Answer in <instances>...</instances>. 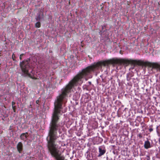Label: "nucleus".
<instances>
[{"label":"nucleus","mask_w":160,"mask_h":160,"mask_svg":"<svg viewBox=\"0 0 160 160\" xmlns=\"http://www.w3.org/2000/svg\"><path fill=\"white\" fill-rule=\"evenodd\" d=\"M30 60L29 59L24 60L22 62H20V65L22 72L25 74L28 75L31 78L36 79V78L33 77L32 75L30 74L29 72V68H31L29 62Z\"/></svg>","instance_id":"7ed1b4c3"},{"label":"nucleus","mask_w":160,"mask_h":160,"mask_svg":"<svg viewBox=\"0 0 160 160\" xmlns=\"http://www.w3.org/2000/svg\"><path fill=\"white\" fill-rule=\"evenodd\" d=\"M12 109H13L14 111V112H15V106H12Z\"/></svg>","instance_id":"dca6fc26"},{"label":"nucleus","mask_w":160,"mask_h":160,"mask_svg":"<svg viewBox=\"0 0 160 160\" xmlns=\"http://www.w3.org/2000/svg\"><path fill=\"white\" fill-rule=\"evenodd\" d=\"M28 136V133L27 132L22 133L21 135L20 138L24 142H26Z\"/></svg>","instance_id":"39448f33"},{"label":"nucleus","mask_w":160,"mask_h":160,"mask_svg":"<svg viewBox=\"0 0 160 160\" xmlns=\"http://www.w3.org/2000/svg\"><path fill=\"white\" fill-rule=\"evenodd\" d=\"M12 106H13L15 104V102H12Z\"/></svg>","instance_id":"6ab92c4d"},{"label":"nucleus","mask_w":160,"mask_h":160,"mask_svg":"<svg viewBox=\"0 0 160 160\" xmlns=\"http://www.w3.org/2000/svg\"><path fill=\"white\" fill-rule=\"evenodd\" d=\"M36 19L37 21H39L41 19V17L40 15H38L36 18Z\"/></svg>","instance_id":"9b49d317"},{"label":"nucleus","mask_w":160,"mask_h":160,"mask_svg":"<svg viewBox=\"0 0 160 160\" xmlns=\"http://www.w3.org/2000/svg\"><path fill=\"white\" fill-rule=\"evenodd\" d=\"M146 159H147V160H150V158L148 156H147L146 157Z\"/></svg>","instance_id":"ddd939ff"},{"label":"nucleus","mask_w":160,"mask_h":160,"mask_svg":"<svg viewBox=\"0 0 160 160\" xmlns=\"http://www.w3.org/2000/svg\"><path fill=\"white\" fill-rule=\"evenodd\" d=\"M88 83H89L90 84H91V82H88Z\"/></svg>","instance_id":"aec40b11"},{"label":"nucleus","mask_w":160,"mask_h":160,"mask_svg":"<svg viewBox=\"0 0 160 160\" xmlns=\"http://www.w3.org/2000/svg\"><path fill=\"white\" fill-rule=\"evenodd\" d=\"M99 153L98 156V157H100L101 156L103 155L106 152L105 150L103 149H102L101 147H99Z\"/></svg>","instance_id":"6e6552de"},{"label":"nucleus","mask_w":160,"mask_h":160,"mask_svg":"<svg viewBox=\"0 0 160 160\" xmlns=\"http://www.w3.org/2000/svg\"><path fill=\"white\" fill-rule=\"evenodd\" d=\"M144 148L146 149H148L151 147V144L150 142L147 140L145 141L144 145Z\"/></svg>","instance_id":"0eeeda50"},{"label":"nucleus","mask_w":160,"mask_h":160,"mask_svg":"<svg viewBox=\"0 0 160 160\" xmlns=\"http://www.w3.org/2000/svg\"><path fill=\"white\" fill-rule=\"evenodd\" d=\"M85 79L86 81H87L88 79L87 78H85Z\"/></svg>","instance_id":"412c9836"},{"label":"nucleus","mask_w":160,"mask_h":160,"mask_svg":"<svg viewBox=\"0 0 160 160\" xmlns=\"http://www.w3.org/2000/svg\"><path fill=\"white\" fill-rule=\"evenodd\" d=\"M23 145L22 143L21 142H19L17 146V148L18 151L20 153L22 152L23 149Z\"/></svg>","instance_id":"423d86ee"},{"label":"nucleus","mask_w":160,"mask_h":160,"mask_svg":"<svg viewBox=\"0 0 160 160\" xmlns=\"http://www.w3.org/2000/svg\"><path fill=\"white\" fill-rule=\"evenodd\" d=\"M39 100H37L36 101V103L37 104H38V105H37V107H39V104L38 103H39Z\"/></svg>","instance_id":"4468645a"},{"label":"nucleus","mask_w":160,"mask_h":160,"mask_svg":"<svg viewBox=\"0 0 160 160\" xmlns=\"http://www.w3.org/2000/svg\"><path fill=\"white\" fill-rule=\"evenodd\" d=\"M139 66L143 64V62L141 60H130L124 59H112L103 61H100L93 65L83 69L76 76V86L81 85L82 82V79L84 77L89 75L92 71H94L102 68V66H105L112 63L114 64H123L126 66H128L129 63Z\"/></svg>","instance_id":"f03ea898"},{"label":"nucleus","mask_w":160,"mask_h":160,"mask_svg":"<svg viewBox=\"0 0 160 160\" xmlns=\"http://www.w3.org/2000/svg\"><path fill=\"white\" fill-rule=\"evenodd\" d=\"M146 64L150 67H152V68H157L158 67V65L155 63H151L150 62H146Z\"/></svg>","instance_id":"20e7f679"},{"label":"nucleus","mask_w":160,"mask_h":160,"mask_svg":"<svg viewBox=\"0 0 160 160\" xmlns=\"http://www.w3.org/2000/svg\"><path fill=\"white\" fill-rule=\"evenodd\" d=\"M15 57V55L14 54V53H13L12 55V58L13 60H15V59H14Z\"/></svg>","instance_id":"2eb2a0df"},{"label":"nucleus","mask_w":160,"mask_h":160,"mask_svg":"<svg viewBox=\"0 0 160 160\" xmlns=\"http://www.w3.org/2000/svg\"><path fill=\"white\" fill-rule=\"evenodd\" d=\"M149 130L150 132H151L152 131H153V129L152 128H150L149 129Z\"/></svg>","instance_id":"a211bd4d"},{"label":"nucleus","mask_w":160,"mask_h":160,"mask_svg":"<svg viewBox=\"0 0 160 160\" xmlns=\"http://www.w3.org/2000/svg\"><path fill=\"white\" fill-rule=\"evenodd\" d=\"M35 26L36 28H40L41 26V24L40 22H37L35 24Z\"/></svg>","instance_id":"1a4fd4ad"},{"label":"nucleus","mask_w":160,"mask_h":160,"mask_svg":"<svg viewBox=\"0 0 160 160\" xmlns=\"http://www.w3.org/2000/svg\"><path fill=\"white\" fill-rule=\"evenodd\" d=\"M131 76H130V74L128 73L127 74V81H129L131 79Z\"/></svg>","instance_id":"9d476101"},{"label":"nucleus","mask_w":160,"mask_h":160,"mask_svg":"<svg viewBox=\"0 0 160 160\" xmlns=\"http://www.w3.org/2000/svg\"><path fill=\"white\" fill-rule=\"evenodd\" d=\"M23 55V54H22L20 55L19 58H20V60H22V56Z\"/></svg>","instance_id":"f3484780"},{"label":"nucleus","mask_w":160,"mask_h":160,"mask_svg":"<svg viewBox=\"0 0 160 160\" xmlns=\"http://www.w3.org/2000/svg\"><path fill=\"white\" fill-rule=\"evenodd\" d=\"M138 137L140 138H142V136L141 133H139L138 135Z\"/></svg>","instance_id":"f8f14e48"},{"label":"nucleus","mask_w":160,"mask_h":160,"mask_svg":"<svg viewBox=\"0 0 160 160\" xmlns=\"http://www.w3.org/2000/svg\"><path fill=\"white\" fill-rule=\"evenodd\" d=\"M54 107L52 116L48 136L47 138L48 151L52 156L57 160H64V157L61 156L58 149V146L55 143L58 138L57 130L60 127V124L57 123L60 115L62 104H54Z\"/></svg>","instance_id":"f257e3e1"}]
</instances>
